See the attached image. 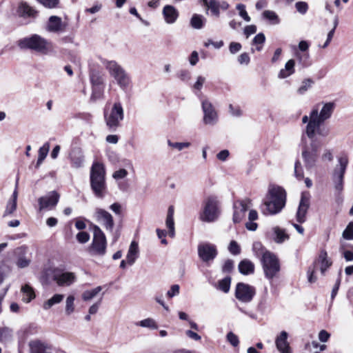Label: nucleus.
<instances>
[{"mask_svg": "<svg viewBox=\"0 0 353 353\" xmlns=\"http://www.w3.org/2000/svg\"><path fill=\"white\" fill-rule=\"evenodd\" d=\"M227 340L234 347L238 346L239 343L238 336L232 332L227 334Z\"/></svg>", "mask_w": 353, "mask_h": 353, "instance_id": "5fc2aeb1", "label": "nucleus"}, {"mask_svg": "<svg viewBox=\"0 0 353 353\" xmlns=\"http://www.w3.org/2000/svg\"><path fill=\"white\" fill-rule=\"evenodd\" d=\"M67 24L57 16H51L47 22L46 30L50 32L61 34L65 31Z\"/></svg>", "mask_w": 353, "mask_h": 353, "instance_id": "a211bd4d", "label": "nucleus"}, {"mask_svg": "<svg viewBox=\"0 0 353 353\" xmlns=\"http://www.w3.org/2000/svg\"><path fill=\"white\" fill-rule=\"evenodd\" d=\"M21 43L24 46L42 54H47L50 47V43L47 40L37 34L24 39Z\"/></svg>", "mask_w": 353, "mask_h": 353, "instance_id": "9b49d317", "label": "nucleus"}, {"mask_svg": "<svg viewBox=\"0 0 353 353\" xmlns=\"http://www.w3.org/2000/svg\"><path fill=\"white\" fill-rule=\"evenodd\" d=\"M101 8H102L101 3H96L92 7H91L90 8H86L85 10V12L90 13V14H95V13L99 12L101 10Z\"/></svg>", "mask_w": 353, "mask_h": 353, "instance_id": "774afa93", "label": "nucleus"}, {"mask_svg": "<svg viewBox=\"0 0 353 353\" xmlns=\"http://www.w3.org/2000/svg\"><path fill=\"white\" fill-rule=\"evenodd\" d=\"M241 44L237 42H231L229 46L230 52L232 54H235L237 52L240 51L241 49Z\"/></svg>", "mask_w": 353, "mask_h": 353, "instance_id": "0e129e2a", "label": "nucleus"}, {"mask_svg": "<svg viewBox=\"0 0 353 353\" xmlns=\"http://www.w3.org/2000/svg\"><path fill=\"white\" fill-rule=\"evenodd\" d=\"M29 347L30 353H52L50 346L38 340L30 341Z\"/></svg>", "mask_w": 353, "mask_h": 353, "instance_id": "393cba45", "label": "nucleus"}, {"mask_svg": "<svg viewBox=\"0 0 353 353\" xmlns=\"http://www.w3.org/2000/svg\"><path fill=\"white\" fill-rule=\"evenodd\" d=\"M263 269L265 276L268 279L275 277L280 270V265L276 256L270 252L263 254L261 258Z\"/></svg>", "mask_w": 353, "mask_h": 353, "instance_id": "1a4fd4ad", "label": "nucleus"}, {"mask_svg": "<svg viewBox=\"0 0 353 353\" xmlns=\"http://www.w3.org/2000/svg\"><path fill=\"white\" fill-rule=\"evenodd\" d=\"M236 9L239 11V15L245 21H250V17L248 16L245 7L243 4H238L236 6Z\"/></svg>", "mask_w": 353, "mask_h": 353, "instance_id": "3c124183", "label": "nucleus"}, {"mask_svg": "<svg viewBox=\"0 0 353 353\" xmlns=\"http://www.w3.org/2000/svg\"><path fill=\"white\" fill-rule=\"evenodd\" d=\"M233 267H234L233 261L228 259L225 261V263L222 267V271L224 272H230L233 269Z\"/></svg>", "mask_w": 353, "mask_h": 353, "instance_id": "e2e57ef3", "label": "nucleus"}, {"mask_svg": "<svg viewBox=\"0 0 353 353\" xmlns=\"http://www.w3.org/2000/svg\"><path fill=\"white\" fill-rule=\"evenodd\" d=\"M314 83V81L310 78L304 79L301 82V86L297 90V92L299 94H305L310 88H312V86Z\"/></svg>", "mask_w": 353, "mask_h": 353, "instance_id": "ea45409f", "label": "nucleus"}, {"mask_svg": "<svg viewBox=\"0 0 353 353\" xmlns=\"http://www.w3.org/2000/svg\"><path fill=\"white\" fill-rule=\"evenodd\" d=\"M228 250L234 255L239 254L241 252V248L235 241H232L229 245Z\"/></svg>", "mask_w": 353, "mask_h": 353, "instance_id": "864d4df0", "label": "nucleus"}, {"mask_svg": "<svg viewBox=\"0 0 353 353\" xmlns=\"http://www.w3.org/2000/svg\"><path fill=\"white\" fill-rule=\"evenodd\" d=\"M322 123H319L318 126H315L314 128L313 132H310L309 130V123L307 124L305 128V134L312 140H316L314 139L315 134L325 137L330 134V129L325 126H321Z\"/></svg>", "mask_w": 353, "mask_h": 353, "instance_id": "bb28decb", "label": "nucleus"}, {"mask_svg": "<svg viewBox=\"0 0 353 353\" xmlns=\"http://www.w3.org/2000/svg\"><path fill=\"white\" fill-rule=\"evenodd\" d=\"M69 158L72 168L79 169L83 166L85 157L81 148H74L70 153Z\"/></svg>", "mask_w": 353, "mask_h": 353, "instance_id": "4be33fe9", "label": "nucleus"}, {"mask_svg": "<svg viewBox=\"0 0 353 353\" xmlns=\"http://www.w3.org/2000/svg\"><path fill=\"white\" fill-rule=\"evenodd\" d=\"M17 210V203L15 201H8L6 210L3 212V216L6 217L12 215Z\"/></svg>", "mask_w": 353, "mask_h": 353, "instance_id": "09e8293b", "label": "nucleus"}, {"mask_svg": "<svg viewBox=\"0 0 353 353\" xmlns=\"http://www.w3.org/2000/svg\"><path fill=\"white\" fill-rule=\"evenodd\" d=\"M124 118L123 108L119 102H115L111 108L104 110L105 124L110 131H116Z\"/></svg>", "mask_w": 353, "mask_h": 353, "instance_id": "20e7f679", "label": "nucleus"}, {"mask_svg": "<svg viewBox=\"0 0 353 353\" xmlns=\"http://www.w3.org/2000/svg\"><path fill=\"white\" fill-rule=\"evenodd\" d=\"M294 174L299 180L303 178V171L301 163L299 161H296L294 165Z\"/></svg>", "mask_w": 353, "mask_h": 353, "instance_id": "13d9d810", "label": "nucleus"}, {"mask_svg": "<svg viewBox=\"0 0 353 353\" xmlns=\"http://www.w3.org/2000/svg\"><path fill=\"white\" fill-rule=\"evenodd\" d=\"M12 338V331L7 328H0V342L6 343Z\"/></svg>", "mask_w": 353, "mask_h": 353, "instance_id": "49530a36", "label": "nucleus"}, {"mask_svg": "<svg viewBox=\"0 0 353 353\" xmlns=\"http://www.w3.org/2000/svg\"><path fill=\"white\" fill-rule=\"evenodd\" d=\"M139 250L138 243L134 241H132L126 256L127 263L130 265H132V264L134 263L136 259L139 256Z\"/></svg>", "mask_w": 353, "mask_h": 353, "instance_id": "c85d7f7f", "label": "nucleus"}, {"mask_svg": "<svg viewBox=\"0 0 353 353\" xmlns=\"http://www.w3.org/2000/svg\"><path fill=\"white\" fill-rule=\"evenodd\" d=\"M332 265V261L327 258V253L325 250H321L319 254L318 258L314 263V268L316 269L319 268L321 274H325V271Z\"/></svg>", "mask_w": 353, "mask_h": 353, "instance_id": "5701e85b", "label": "nucleus"}, {"mask_svg": "<svg viewBox=\"0 0 353 353\" xmlns=\"http://www.w3.org/2000/svg\"><path fill=\"white\" fill-rule=\"evenodd\" d=\"M288 336L285 331H282L275 340L276 348L281 353H291L290 345L287 341Z\"/></svg>", "mask_w": 353, "mask_h": 353, "instance_id": "b1692460", "label": "nucleus"}, {"mask_svg": "<svg viewBox=\"0 0 353 353\" xmlns=\"http://www.w3.org/2000/svg\"><path fill=\"white\" fill-rule=\"evenodd\" d=\"M177 77L181 81L187 82L190 79V73L188 70H182L177 73Z\"/></svg>", "mask_w": 353, "mask_h": 353, "instance_id": "680f3d73", "label": "nucleus"}, {"mask_svg": "<svg viewBox=\"0 0 353 353\" xmlns=\"http://www.w3.org/2000/svg\"><path fill=\"white\" fill-rule=\"evenodd\" d=\"M107 241L105 234L98 225L93 226V238L88 248L91 256H103L106 253Z\"/></svg>", "mask_w": 353, "mask_h": 353, "instance_id": "423d86ee", "label": "nucleus"}, {"mask_svg": "<svg viewBox=\"0 0 353 353\" xmlns=\"http://www.w3.org/2000/svg\"><path fill=\"white\" fill-rule=\"evenodd\" d=\"M174 208L173 205L169 206L167 212L165 225L168 229V235L173 238L175 236V228L174 221Z\"/></svg>", "mask_w": 353, "mask_h": 353, "instance_id": "cd10ccee", "label": "nucleus"}, {"mask_svg": "<svg viewBox=\"0 0 353 353\" xmlns=\"http://www.w3.org/2000/svg\"><path fill=\"white\" fill-rule=\"evenodd\" d=\"M94 217L107 230L112 231L114 225V220L112 216L108 212L101 208H97Z\"/></svg>", "mask_w": 353, "mask_h": 353, "instance_id": "dca6fc26", "label": "nucleus"}, {"mask_svg": "<svg viewBox=\"0 0 353 353\" xmlns=\"http://www.w3.org/2000/svg\"><path fill=\"white\" fill-rule=\"evenodd\" d=\"M255 294V289L254 287L239 283L236 285L235 296L241 302L248 303L252 301Z\"/></svg>", "mask_w": 353, "mask_h": 353, "instance_id": "4468645a", "label": "nucleus"}, {"mask_svg": "<svg viewBox=\"0 0 353 353\" xmlns=\"http://www.w3.org/2000/svg\"><path fill=\"white\" fill-rule=\"evenodd\" d=\"M319 143L316 140H312L310 145H304L302 148V158L307 169H310L316 165L319 158Z\"/></svg>", "mask_w": 353, "mask_h": 353, "instance_id": "6e6552de", "label": "nucleus"}, {"mask_svg": "<svg viewBox=\"0 0 353 353\" xmlns=\"http://www.w3.org/2000/svg\"><path fill=\"white\" fill-rule=\"evenodd\" d=\"M59 199V195L56 192H50L44 196L39 199V210H51L54 208Z\"/></svg>", "mask_w": 353, "mask_h": 353, "instance_id": "f3484780", "label": "nucleus"}, {"mask_svg": "<svg viewBox=\"0 0 353 353\" xmlns=\"http://www.w3.org/2000/svg\"><path fill=\"white\" fill-rule=\"evenodd\" d=\"M197 251L199 259L207 264L212 262L218 254L216 246L208 242L199 243Z\"/></svg>", "mask_w": 353, "mask_h": 353, "instance_id": "f8f14e48", "label": "nucleus"}, {"mask_svg": "<svg viewBox=\"0 0 353 353\" xmlns=\"http://www.w3.org/2000/svg\"><path fill=\"white\" fill-rule=\"evenodd\" d=\"M179 290L180 287L179 285H172L166 294L167 297L171 299L175 296H177L179 294Z\"/></svg>", "mask_w": 353, "mask_h": 353, "instance_id": "603ef678", "label": "nucleus"}, {"mask_svg": "<svg viewBox=\"0 0 353 353\" xmlns=\"http://www.w3.org/2000/svg\"><path fill=\"white\" fill-rule=\"evenodd\" d=\"M343 237L347 240H353V222L349 223L343 232Z\"/></svg>", "mask_w": 353, "mask_h": 353, "instance_id": "8fccbe9b", "label": "nucleus"}, {"mask_svg": "<svg viewBox=\"0 0 353 353\" xmlns=\"http://www.w3.org/2000/svg\"><path fill=\"white\" fill-rule=\"evenodd\" d=\"M127 175L128 171L125 169H120L113 173L112 177L116 180H119L124 179Z\"/></svg>", "mask_w": 353, "mask_h": 353, "instance_id": "052dcab7", "label": "nucleus"}, {"mask_svg": "<svg viewBox=\"0 0 353 353\" xmlns=\"http://www.w3.org/2000/svg\"><path fill=\"white\" fill-rule=\"evenodd\" d=\"M258 219V213L254 210H251L248 214V221L245 223V227L248 230L255 231L257 229L258 225L254 223V221Z\"/></svg>", "mask_w": 353, "mask_h": 353, "instance_id": "2f4dec72", "label": "nucleus"}, {"mask_svg": "<svg viewBox=\"0 0 353 353\" xmlns=\"http://www.w3.org/2000/svg\"><path fill=\"white\" fill-rule=\"evenodd\" d=\"M110 75L114 78L121 88H127L130 83V78L125 70L114 61H103Z\"/></svg>", "mask_w": 353, "mask_h": 353, "instance_id": "0eeeda50", "label": "nucleus"}, {"mask_svg": "<svg viewBox=\"0 0 353 353\" xmlns=\"http://www.w3.org/2000/svg\"><path fill=\"white\" fill-rule=\"evenodd\" d=\"M21 292L23 294L22 300L26 303H29L35 298L34 290L28 284L21 288Z\"/></svg>", "mask_w": 353, "mask_h": 353, "instance_id": "473e14b6", "label": "nucleus"}, {"mask_svg": "<svg viewBox=\"0 0 353 353\" xmlns=\"http://www.w3.org/2000/svg\"><path fill=\"white\" fill-rule=\"evenodd\" d=\"M272 230L274 234V240L275 242L281 243L288 239L289 236L285 233L284 230H282L279 227H274Z\"/></svg>", "mask_w": 353, "mask_h": 353, "instance_id": "c9c22d12", "label": "nucleus"}, {"mask_svg": "<svg viewBox=\"0 0 353 353\" xmlns=\"http://www.w3.org/2000/svg\"><path fill=\"white\" fill-rule=\"evenodd\" d=\"M256 32V26L254 25L247 26L244 29V34L248 38L251 34H254Z\"/></svg>", "mask_w": 353, "mask_h": 353, "instance_id": "338daca9", "label": "nucleus"}, {"mask_svg": "<svg viewBox=\"0 0 353 353\" xmlns=\"http://www.w3.org/2000/svg\"><path fill=\"white\" fill-rule=\"evenodd\" d=\"M76 237L80 243H85L90 240V234L86 232H79Z\"/></svg>", "mask_w": 353, "mask_h": 353, "instance_id": "bf43d9fd", "label": "nucleus"}, {"mask_svg": "<svg viewBox=\"0 0 353 353\" xmlns=\"http://www.w3.org/2000/svg\"><path fill=\"white\" fill-rule=\"evenodd\" d=\"M205 19L201 14H194L190 19V25L194 29H201L205 23Z\"/></svg>", "mask_w": 353, "mask_h": 353, "instance_id": "f704fd0d", "label": "nucleus"}, {"mask_svg": "<svg viewBox=\"0 0 353 353\" xmlns=\"http://www.w3.org/2000/svg\"><path fill=\"white\" fill-rule=\"evenodd\" d=\"M203 112V121L205 125H214L217 123L219 116L216 110L208 100H203L201 102Z\"/></svg>", "mask_w": 353, "mask_h": 353, "instance_id": "ddd939ff", "label": "nucleus"}, {"mask_svg": "<svg viewBox=\"0 0 353 353\" xmlns=\"http://www.w3.org/2000/svg\"><path fill=\"white\" fill-rule=\"evenodd\" d=\"M50 150V144L49 143H46L41 146L39 150V157L37 162V166H39L43 160L47 157L48 152Z\"/></svg>", "mask_w": 353, "mask_h": 353, "instance_id": "4c0bfd02", "label": "nucleus"}, {"mask_svg": "<svg viewBox=\"0 0 353 353\" xmlns=\"http://www.w3.org/2000/svg\"><path fill=\"white\" fill-rule=\"evenodd\" d=\"M90 186L94 195L100 199L106 193L105 170L104 165L99 162H94L90 169Z\"/></svg>", "mask_w": 353, "mask_h": 353, "instance_id": "f03ea898", "label": "nucleus"}, {"mask_svg": "<svg viewBox=\"0 0 353 353\" xmlns=\"http://www.w3.org/2000/svg\"><path fill=\"white\" fill-rule=\"evenodd\" d=\"M338 161L339 165L334 170L332 181L335 190L340 193L343 189V178L347 167L348 159L347 157H341L339 158Z\"/></svg>", "mask_w": 353, "mask_h": 353, "instance_id": "9d476101", "label": "nucleus"}, {"mask_svg": "<svg viewBox=\"0 0 353 353\" xmlns=\"http://www.w3.org/2000/svg\"><path fill=\"white\" fill-rule=\"evenodd\" d=\"M219 214V202L217 197L210 196L206 198L199 215L200 220L207 223L214 222L218 219Z\"/></svg>", "mask_w": 353, "mask_h": 353, "instance_id": "39448f33", "label": "nucleus"}, {"mask_svg": "<svg viewBox=\"0 0 353 353\" xmlns=\"http://www.w3.org/2000/svg\"><path fill=\"white\" fill-rule=\"evenodd\" d=\"M163 15L167 23L172 24L178 19L179 12L173 6L167 5L163 9Z\"/></svg>", "mask_w": 353, "mask_h": 353, "instance_id": "a878e982", "label": "nucleus"}, {"mask_svg": "<svg viewBox=\"0 0 353 353\" xmlns=\"http://www.w3.org/2000/svg\"><path fill=\"white\" fill-rule=\"evenodd\" d=\"M43 6L48 8H54L57 7L59 3V0H37Z\"/></svg>", "mask_w": 353, "mask_h": 353, "instance_id": "4d7b16f0", "label": "nucleus"}, {"mask_svg": "<svg viewBox=\"0 0 353 353\" xmlns=\"http://www.w3.org/2000/svg\"><path fill=\"white\" fill-rule=\"evenodd\" d=\"M295 7L296 10L302 14H305L308 9L307 3L304 1H299L296 3Z\"/></svg>", "mask_w": 353, "mask_h": 353, "instance_id": "6e6d98bb", "label": "nucleus"}, {"mask_svg": "<svg viewBox=\"0 0 353 353\" xmlns=\"http://www.w3.org/2000/svg\"><path fill=\"white\" fill-rule=\"evenodd\" d=\"M102 290V287L98 286L92 290H86L82 294V299L83 301H90L96 296Z\"/></svg>", "mask_w": 353, "mask_h": 353, "instance_id": "58836bf2", "label": "nucleus"}, {"mask_svg": "<svg viewBox=\"0 0 353 353\" xmlns=\"http://www.w3.org/2000/svg\"><path fill=\"white\" fill-rule=\"evenodd\" d=\"M16 12L19 17L23 19H34L38 14L37 10L24 1L18 3Z\"/></svg>", "mask_w": 353, "mask_h": 353, "instance_id": "aec40b11", "label": "nucleus"}, {"mask_svg": "<svg viewBox=\"0 0 353 353\" xmlns=\"http://www.w3.org/2000/svg\"><path fill=\"white\" fill-rule=\"evenodd\" d=\"M239 270L243 274H252L254 271V265L250 261L244 259L239 264Z\"/></svg>", "mask_w": 353, "mask_h": 353, "instance_id": "7c9ffc66", "label": "nucleus"}, {"mask_svg": "<svg viewBox=\"0 0 353 353\" xmlns=\"http://www.w3.org/2000/svg\"><path fill=\"white\" fill-rule=\"evenodd\" d=\"M263 16L264 18L271 21L273 24H278L279 23V17L274 11L265 10L263 12Z\"/></svg>", "mask_w": 353, "mask_h": 353, "instance_id": "79ce46f5", "label": "nucleus"}, {"mask_svg": "<svg viewBox=\"0 0 353 353\" xmlns=\"http://www.w3.org/2000/svg\"><path fill=\"white\" fill-rule=\"evenodd\" d=\"M310 198L309 192H302L296 212V219L299 223H303L305 221V215L310 205Z\"/></svg>", "mask_w": 353, "mask_h": 353, "instance_id": "2eb2a0df", "label": "nucleus"}, {"mask_svg": "<svg viewBox=\"0 0 353 353\" xmlns=\"http://www.w3.org/2000/svg\"><path fill=\"white\" fill-rule=\"evenodd\" d=\"M250 60L249 54L246 52L242 53L238 57V61L240 64L248 65L250 63Z\"/></svg>", "mask_w": 353, "mask_h": 353, "instance_id": "69168bd1", "label": "nucleus"}, {"mask_svg": "<svg viewBox=\"0 0 353 353\" xmlns=\"http://www.w3.org/2000/svg\"><path fill=\"white\" fill-rule=\"evenodd\" d=\"M53 280L59 286H69L76 280V276L72 272H58L53 275Z\"/></svg>", "mask_w": 353, "mask_h": 353, "instance_id": "412c9836", "label": "nucleus"}, {"mask_svg": "<svg viewBox=\"0 0 353 353\" xmlns=\"http://www.w3.org/2000/svg\"><path fill=\"white\" fill-rule=\"evenodd\" d=\"M137 325L143 327H148L153 330H156L158 327L154 320L150 318L139 321Z\"/></svg>", "mask_w": 353, "mask_h": 353, "instance_id": "a18cd8bd", "label": "nucleus"}, {"mask_svg": "<svg viewBox=\"0 0 353 353\" xmlns=\"http://www.w3.org/2000/svg\"><path fill=\"white\" fill-rule=\"evenodd\" d=\"M251 201L249 199L242 200L234 205L233 221L235 223L241 222L245 217L246 211L250 207Z\"/></svg>", "mask_w": 353, "mask_h": 353, "instance_id": "6ab92c4d", "label": "nucleus"}, {"mask_svg": "<svg viewBox=\"0 0 353 353\" xmlns=\"http://www.w3.org/2000/svg\"><path fill=\"white\" fill-rule=\"evenodd\" d=\"M74 296L72 295L68 296L65 301V313L68 315L71 314L74 310Z\"/></svg>", "mask_w": 353, "mask_h": 353, "instance_id": "de8ad7c7", "label": "nucleus"}, {"mask_svg": "<svg viewBox=\"0 0 353 353\" xmlns=\"http://www.w3.org/2000/svg\"><path fill=\"white\" fill-rule=\"evenodd\" d=\"M265 41V37L263 33H259L253 39L252 43L256 45V50L261 51L262 50L263 44Z\"/></svg>", "mask_w": 353, "mask_h": 353, "instance_id": "c03bdc74", "label": "nucleus"}, {"mask_svg": "<svg viewBox=\"0 0 353 353\" xmlns=\"http://www.w3.org/2000/svg\"><path fill=\"white\" fill-rule=\"evenodd\" d=\"M295 61L294 59H290L285 65V68L281 69L279 72L278 77L280 79H285L293 74L295 72Z\"/></svg>", "mask_w": 353, "mask_h": 353, "instance_id": "c756f323", "label": "nucleus"}, {"mask_svg": "<svg viewBox=\"0 0 353 353\" xmlns=\"http://www.w3.org/2000/svg\"><path fill=\"white\" fill-rule=\"evenodd\" d=\"M168 145L171 148L176 149L178 151H181L188 148L191 143L190 142H172L170 140H168Z\"/></svg>", "mask_w": 353, "mask_h": 353, "instance_id": "37998d69", "label": "nucleus"}, {"mask_svg": "<svg viewBox=\"0 0 353 353\" xmlns=\"http://www.w3.org/2000/svg\"><path fill=\"white\" fill-rule=\"evenodd\" d=\"M322 108L319 110V105H316L313 107L310 112V121H309V130L313 132L314 128L318 126L319 123H323L329 119L336 108V103L333 101L322 102Z\"/></svg>", "mask_w": 353, "mask_h": 353, "instance_id": "7ed1b4c3", "label": "nucleus"}, {"mask_svg": "<svg viewBox=\"0 0 353 353\" xmlns=\"http://www.w3.org/2000/svg\"><path fill=\"white\" fill-rule=\"evenodd\" d=\"M231 278L227 276L219 281L218 288L225 293L229 292L230 288Z\"/></svg>", "mask_w": 353, "mask_h": 353, "instance_id": "a19ab883", "label": "nucleus"}, {"mask_svg": "<svg viewBox=\"0 0 353 353\" xmlns=\"http://www.w3.org/2000/svg\"><path fill=\"white\" fill-rule=\"evenodd\" d=\"M286 203V192L281 186L271 184L268 187L263 210L265 214H276L285 207Z\"/></svg>", "mask_w": 353, "mask_h": 353, "instance_id": "f257e3e1", "label": "nucleus"}, {"mask_svg": "<svg viewBox=\"0 0 353 353\" xmlns=\"http://www.w3.org/2000/svg\"><path fill=\"white\" fill-rule=\"evenodd\" d=\"M63 294H56L52 297L45 301L43 304V308L46 310H49L53 305L61 303L63 300Z\"/></svg>", "mask_w": 353, "mask_h": 353, "instance_id": "72a5a7b5", "label": "nucleus"}, {"mask_svg": "<svg viewBox=\"0 0 353 353\" xmlns=\"http://www.w3.org/2000/svg\"><path fill=\"white\" fill-rule=\"evenodd\" d=\"M204 5L210 10L212 14L216 17H219L220 14V9L219 6V1L216 0H202Z\"/></svg>", "mask_w": 353, "mask_h": 353, "instance_id": "e433bc0d", "label": "nucleus"}]
</instances>
